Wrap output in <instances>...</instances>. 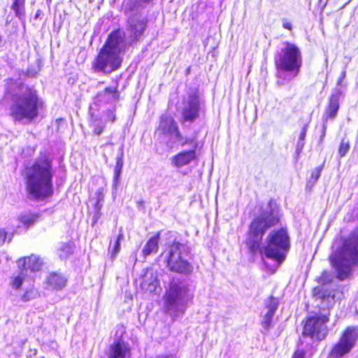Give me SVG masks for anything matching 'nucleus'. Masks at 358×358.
Here are the masks:
<instances>
[{
    "mask_svg": "<svg viewBox=\"0 0 358 358\" xmlns=\"http://www.w3.org/2000/svg\"><path fill=\"white\" fill-rule=\"evenodd\" d=\"M346 72H347V70L345 69V68H343V70L341 73V75L337 80V83H336V92H337V90L338 89H341L343 90V87H346V85H343V81L346 77Z\"/></svg>",
    "mask_w": 358,
    "mask_h": 358,
    "instance_id": "nucleus-36",
    "label": "nucleus"
},
{
    "mask_svg": "<svg viewBox=\"0 0 358 358\" xmlns=\"http://www.w3.org/2000/svg\"><path fill=\"white\" fill-rule=\"evenodd\" d=\"M343 93V90L338 89L337 92H335L331 95L328 106L323 116L324 121L327 122L329 118L334 119L336 117L339 109V99Z\"/></svg>",
    "mask_w": 358,
    "mask_h": 358,
    "instance_id": "nucleus-18",
    "label": "nucleus"
},
{
    "mask_svg": "<svg viewBox=\"0 0 358 358\" xmlns=\"http://www.w3.org/2000/svg\"><path fill=\"white\" fill-rule=\"evenodd\" d=\"M148 20L141 13H134L127 20V34L132 41L141 40L146 29Z\"/></svg>",
    "mask_w": 358,
    "mask_h": 358,
    "instance_id": "nucleus-14",
    "label": "nucleus"
},
{
    "mask_svg": "<svg viewBox=\"0 0 358 358\" xmlns=\"http://www.w3.org/2000/svg\"><path fill=\"white\" fill-rule=\"evenodd\" d=\"M351 57L350 56H345L344 57V60H343V64H344V66L343 68H345V69L347 70V67H348V64L351 62Z\"/></svg>",
    "mask_w": 358,
    "mask_h": 358,
    "instance_id": "nucleus-43",
    "label": "nucleus"
},
{
    "mask_svg": "<svg viewBox=\"0 0 358 358\" xmlns=\"http://www.w3.org/2000/svg\"><path fill=\"white\" fill-rule=\"evenodd\" d=\"M358 338L355 329L348 327L343 333L339 342L331 350L330 358H345L351 351Z\"/></svg>",
    "mask_w": 358,
    "mask_h": 358,
    "instance_id": "nucleus-11",
    "label": "nucleus"
},
{
    "mask_svg": "<svg viewBox=\"0 0 358 358\" xmlns=\"http://www.w3.org/2000/svg\"><path fill=\"white\" fill-rule=\"evenodd\" d=\"M17 264L19 268L23 270L25 273L27 269L34 272L41 268L43 261L38 256L32 255L28 257L20 258Z\"/></svg>",
    "mask_w": 358,
    "mask_h": 358,
    "instance_id": "nucleus-19",
    "label": "nucleus"
},
{
    "mask_svg": "<svg viewBox=\"0 0 358 358\" xmlns=\"http://www.w3.org/2000/svg\"><path fill=\"white\" fill-rule=\"evenodd\" d=\"M53 171L51 162L48 159L35 162L25 172L26 191L28 199L44 201L52 196Z\"/></svg>",
    "mask_w": 358,
    "mask_h": 358,
    "instance_id": "nucleus-2",
    "label": "nucleus"
},
{
    "mask_svg": "<svg viewBox=\"0 0 358 358\" xmlns=\"http://www.w3.org/2000/svg\"><path fill=\"white\" fill-rule=\"evenodd\" d=\"M265 308L262 311L261 324L262 326V334H266L273 327V318L278 308L279 301L278 299L270 296L264 302Z\"/></svg>",
    "mask_w": 358,
    "mask_h": 358,
    "instance_id": "nucleus-15",
    "label": "nucleus"
},
{
    "mask_svg": "<svg viewBox=\"0 0 358 358\" xmlns=\"http://www.w3.org/2000/svg\"><path fill=\"white\" fill-rule=\"evenodd\" d=\"M266 245L262 248L263 254L278 264L282 263L290 248V238L286 228L271 231L266 239Z\"/></svg>",
    "mask_w": 358,
    "mask_h": 358,
    "instance_id": "nucleus-8",
    "label": "nucleus"
},
{
    "mask_svg": "<svg viewBox=\"0 0 358 358\" xmlns=\"http://www.w3.org/2000/svg\"><path fill=\"white\" fill-rule=\"evenodd\" d=\"M357 313H358V310H357Z\"/></svg>",
    "mask_w": 358,
    "mask_h": 358,
    "instance_id": "nucleus-48",
    "label": "nucleus"
},
{
    "mask_svg": "<svg viewBox=\"0 0 358 358\" xmlns=\"http://www.w3.org/2000/svg\"><path fill=\"white\" fill-rule=\"evenodd\" d=\"M326 130H327V125H326V122L324 121V124H323V126H322V134L320 136V142H322L325 135H326Z\"/></svg>",
    "mask_w": 358,
    "mask_h": 358,
    "instance_id": "nucleus-41",
    "label": "nucleus"
},
{
    "mask_svg": "<svg viewBox=\"0 0 358 358\" xmlns=\"http://www.w3.org/2000/svg\"><path fill=\"white\" fill-rule=\"evenodd\" d=\"M57 252L61 259H67L73 252V244L71 242L61 243L57 247Z\"/></svg>",
    "mask_w": 358,
    "mask_h": 358,
    "instance_id": "nucleus-26",
    "label": "nucleus"
},
{
    "mask_svg": "<svg viewBox=\"0 0 358 358\" xmlns=\"http://www.w3.org/2000/svg\"><path fill=\"white\" fill-rule=\"evenodd\" d=\"M37 292L34 289H27L21 296L23 301H29L36 296Z\"/></svg>",
    "mask_w": 358,
    "mask_h": 358,
    "instance_id": "nucleus-34",
    "label": "nucleus"
},
{
    "mask_svg": "<svg viewBox=\"0 0 358 358\" xmlns=\"http://www.w3.org/2000/svg\"><path fill=\"white\" fill-rule=\"evenodd\" d=\"M41 14H42V11L41 10H38L36 11V13L35 14L34 18L35 19L39 18L41 17Z\"/></svg>",
    "mask_w": 358,
    "mask_h": 358,
    "instance_id": "nucleus-44",
    "label": "nucleus"
},
{
    "mask_svg": "<svg viewBox=\"0 0 358 358\" xmlns=\"http://www.w3.org/2000/svg\"><path fill=\"white\" fill-rule=\"evenodd\" d=\"M194 298V292L185 280H173L170 282L165 295L164 308L173 319L182 316Z\"/></svg>",
    "mask_w": 358,
    "mask_h": 358,
    "instance_id": "nucleus-7",
    "label": "nucleus"
},
{
    "mask_svg": "<svg viewBox=\"0 0 358 358\" xmlns=\"http://www.w3.org/2000/svg\"><path fill=\"white\" fill-rule=\"evenodd\" d=\"M120 153L117 157L116 164L114 169V181L115 183L117 182L118 178L121 174L122 169L123 166V146L120 149Z\"/></svg>",
    "mask_w": 358,
    "mask_h": 358,
    "instance_id": "nucleus-28",
    "label": "nucleus"
},
{
    "mask_svg": "<svg viewBox=\"0 0 358 358\" xmlns=\"http://www.w3.org/2000/svg\"><path fill=\"white\" fill-rule=\"evenodd\" d=\"M25 275V272L23 270H21V271L17 275H14L13 277H11L10 285L15 289H20L24 282Z\"/></svg>",
    "mask_w": 358,
    "mask_h": 358,
    "instance_id": "nucleus-29",
    "label": "nucleus"
},
{
    "mask_svg": "<svg viewBox=\"0 0 358 358\" xmlns=\"http://www.w3.org/2000/svg\"><path fill=\"white\" fill-rule=\"evenodd\" d=\"M124 238V235L122 233V229H120V234L117 237L115 244L113 245V248L112 249V257H115L116 254L120 251V241H122Z\"/></svg>",
    "mask_w": 358,
    "mask_h": 358,
    "instance_id": "nucleus-31",
    "label": "nucleus"
},
{
    "mask_svg": "<svg viewBox=\"0 0 358 358\" xmlns=\"http://www.w3.org/2000/svg\"><path fill=\"white\" fill-rule=\"evenodd\" d=\"M120 93L117 86L107 87L97 92L94 99V104L101 107L106 105L114 106L120 100Z\"/></svg>",
    "mask_w": 358,
    "mask_h": 358,
    "instance_id": "nucleus-16",
    "label": "nucleus"
},
{
    "mask_svg": "<svg viewBox=\"0 0 358 358\" xmlns=\"http://www.w3.org/2000/svg\"><path fill=\"white\" fill-rule=\"evenodd\" d=\"M178 129V124L171 116L164 115L161 117L159 129L161 130L164 135L174 131Z\"/></svg>",
    "mask_w": 358,
    "mask_h": 358,
    "instance_id": "nucleus-22",
    "label": "nucleus"
},
{
    "mask_svg": "<svg viewBox=\"0 0 358 358\" xmlns=\"http://www.w3.org/2000/svg\"><path fill=\"white\" fill-rule=\"evenodd\" d=\"M282 27H283V28L287 29L288 30H292V23L290 22L287 21L285 19L282 20Z\"/></svg>",
    "mask_w": 358,
    "mask_h": 358,
    "instance_id": "nucleus-39",
    "label": "nucleus"
},
{
    "mask_svg": "<svg viewBox=\"0 0 358 358\" xmlns=\"http://www.w3.org/2000/svg\"><path fill=\"white\" fill-rule=\"evenodd\" d=\"M181 122H194L199 116L201 103L198 93L192 90L182 99L180 106Z\"/></svg>",
    "mask_w": 358,
    "mask_h": 358,
    "instance_id": "nucleus-10",
    "label": "nucleus"
},
{
    "mask_svg": "<svg viewBox=\"0 0 358 358\" xmlns=\"http://www.w3.org/2000/svg\"><path fill=\"white\" fill-rule=\"evenodd\" d=\"M11 9L15 16L21 21L25 19V0H13Z\"/></svg>",
    "mask_w": 358,
    "mask_h": 358,
    "instance_id": "nucleus-25",
    "label": "nucleus"
},
{
    "mask_svg": "<svg viewBox=\"0 0 358 358\" xmlns=\"http://www.w3.org/2000/svg\"><path fill=\"white\" fill-rule=\"evenodd\" d=\"M187 145L191 146L190 150L180 151L171 159L173 166L180 169L197 160L196 148L198 142L196 138L193 137L186 138L185 141L182 143V147Z\"/></svg>",
    "mask_w": 358,
    "mask_h": 358,
    "instance_id": "nucleus-13",
    "label": "nucleus"
},
{
    "mask_svg": "<svg viewBox=\"0 0 358 358\" xmlns=\"http://www.w3.org/2000/svg\"><path fill=\"white\" fill-rule=\"evenodd\" d=\"M51 1H52V0H46L47 4L48 5V6H50Z\"/></svg>",
    "mask_w": 358,
    "mask_h": 358,
    "instance_id": "nucleus-45",
    "label": "nucleus"
},
{
    "mask_svg": "<svg viewBox=\"0 0 358 358\" xmlns=\"http://www.w3.org/2000/svg\"><path fill=\"white\" fill-rule=\"evenodd\" d=\"M38 218V216L36 214L26 213L20 215L19 220L27 229L32 226L37 221Z\"/></svg>",
    "mask_w": 358,
    "mask_h": 358,
    "instance_id": "nucleus-27",
    "label": "nucleus"
},
{
    "mask_svg": "<svg viewBox=\"0 0 358 358\" xmlns=\"http://www.w3.org/2000/svg\"><path fill=\"white\" fill-rule=\"evenodd\" d=\"M328 320V317L324 315L309 317L305 323L303 335L312 339H324L327 334L326 323Z\"/></svg>",
    "mask_w": 358,
    "mask_h": 358,
    "instance_id": "nucleus-12",
    "label": "nucleus"
},
{
    "mask_svg": "<svg viewBox=\"0 0 358 358\" xmlns=\"http://www.w3.org/2000/svg\"><path fill=\"white\" fill-rule=\"evenodd\" d=\"M158 285L159 281L157 275L152 271H147L143 277L141 283V289L149 293H153L156 291Z\"/></svg>",
    "mask_w": 358,
    "mask_h": 358,
    "instance_id": "nucleus-21",
    "label": "nucleus"
},
{
    "mask_svg": "<svg viewBox=\"0 0 358 358\" xmlns=\"http://www.w3.org/2000/svg\"><path fill=\"white\" fill-rule=\"evenodd\" d=\"M350 149V143L349 141L345 140V138L342 139L339 149H338V155L341 157H344Z\"/></svg>",
    "mask_w": 358,
    "mask_h": 358,
    "instance_id": "nucleus-32",
    "label": "nucleus"
},
{
    "mask_svg": "<svg viewBox=\"0 0 358 358\" xmlns=\"http://www.w3.org/2000/svg\"><path fill=\"white\" fill-rule=\"evenodd\" d=\"M102 83H103V82H99V83H98V84L96 85V87H99V85H101V84H102Z\"/></svg>",
    "mask_w": 358,
    "mask_h": 358,
    "instance_id": "nucleus-47",
    "label": "nucleus"
},
{
    "mask_svg": "<svg viewBox=\"0 0 358 358\" xmlns=\"http://www.w3.org/2000/svg\"><path fill=\"white\" fill-rule=\"evenodd\" d=\"M103 129L104 125L101 122L98 123L97 124L94 125V132L97 135H100L103 132Z\"/></svg>",
    "mask_w": 358,
    "mask_h": 358,
    "instance_id": "nucleus-38",
    "label": "nucleus"
},
{
    "mask_svg": "<svg viewBox=\"0 0 358 358\" xmlns=\"http://www.w3.org/2000/svg\"><path fill=\"white\" fill-rule=\"evenodd\" d=\"M129 347L122 341H117L110 345L107 352V358H129Z\"/></svg>",
    "mask_w": 358,
    "mask_h": 358,
    "instance_id": "nucleus-17",
    "label": "nucleus"
},
{
    "mask_svg": "<svg viewBox=\"0 0 358 358\" xmlns=\"http://www.w3.org/2000/svg\"><path fill=\"white\" fill-rule=\"evenodd\" d=\"M115 110H116V106H115V105H114V106H110V108L107 109L105 111V115H106V120L108 121H110L112 122H115Z\"/></svg>",
    "mask_w": 358,
    "mask_h": 358,
    "instance_id": "nucleus-35",
    "label": "nucleus"
},
{
    "mask_svg": "<svg viewBox=\"0 0 358 358\" xmlns=\"http://www.w3.org/2000/svg\"><path fill=\"white\" fill-rule=\"evenodd\" d=\"M292 358H304V352L302 350H296Z\"/></svg>",
    "mask_w": 358,
    "mask_h": 358,
    "instance_id": "nucleus-42",
    "label": "nucleus"
},
{
    "mask_svg": "<svg viewBox=\"0 0 358 358\" xmlns=\"http://www.w3.org/2000/svg\"><path fill=\"white\" fill-rule=\"evenodd\" d=\"M308 125H304L301 129L296 145V153L299 155L302 151L305 145V138L307 133Z\"/></svg>",
    "mask_w": 358,
    "mask_h": 358,
    "instance_id": "nucleus-30",
    "label": "nucleus"
},
{
    "mask_svg": "<svg viewBox=\"0 0 358 358\" xmlns=\"http://www.w3.org/2000/svg\"><path fill=\"white\" fill-rule=\"evenodd\" d=\"M6 238V233L3 230H0V245L4 243Z\"/></svg>",
    "mask_w": 358,
    "mask_h": 358,
    "instance_id": "nucleus-40",
    "label": "nucleus"
},
{
    "mask_svg": "<svg viewBox=\"0 0 358 358\" xmlns=\"http://www.w3.org/2000/svg\"><path fill=\"white\" fill-rule=\"evenodd\" d=\"M4 99L10 101V115L13 119L23 124L37 118L44 105L34 88L11 78L6 80Z\"/></svg>",
    "mask_w": 358,
    "mask_h": 358,
    "instance_id": "nucleus-1",
    "label": "nucleus"
},
{
    "mask_svg": "<svg viewBox=\"0 0 358 358\" xmlns=\"http://www.w3.org/2000/svg\"><path fill=\"white\" fill-rule=\"evenodd\" d=\"M96 194L97 199H96V203L95 204V208L99 210H100V208H101V206H102L101 204V202H102L103 201V194L101 189H99L97 190V192H96Z\"/></svg>",
    "mask_w": 358,
    "mask_h": 358,
    "instance_id": "nucleus-37",
    "label": "nucleus"
},
{
    "mask_svg": "<svg viewBox=\"0 0 358 358\" xmlns=\"http://www.w3.org/2000/svg\"><path fill=\"white\" fill-rule=\"evenodd\" d=\"M141 1L143 2L148 3V2L152 1V0H141Z\"/></svg>",
    "mask_w": 358,
    "mask_h": 358,
    "instance_id": "nucleus-46",
    "label": "nucleus"
},
{
    "mask_svg": "<svg viewBox=\"0 0 358 358\" xmlns=\"http://www.w3.org/2000/svg\"><path fill=\"white\" fill-rule=\"evenodd\" d=\"M280 222L278 211L270 201L266 209L256 216L249 226L246 245L252 252L261 248V244L266 231Z\"/></svg>",
    "mask_w": 358,
    "mask_h": 358,
    "instance_id": "nucleus-6",
    "label": "nucleus"
},
{
    "mask_svg": "<svg viewBox=\"0 0 358 358\" xmlns=\"http://www.w3.org/2000/svg\"><path fill=\"white\" fill-rule=\"evenodd\" d=\"M322 169V166H318V167H316L314 170H313V171L311 173L310 178L308 180V184H311L312 185L315 184L317 180L320 177Z\"/></svg>",
    "mask_w": 358,
    "mask_h": 358,
    "instance_id": "nucleus-33",
    "label": "nucleus"
},
{
    "mask_svg": "<svg viewBox=\"0 0 358 358\" xmlns=\"http://www.w3.org/2000/svg\"><path fill=\"white\" fill-rule=\"evenodd\" d=\"M278 78V85H282L298 76L302 66V55L294 43L285 41L274 55Z\"/></svg>",
    "mask_w": 358,
    "mask_h": 358,
    "instance_id": "nucleus-5",
    "label": "nucleus"
},
{
    "mask_svg": "<svg viewBox=\"0 0 358 358\" xmlns=\"http://www.w3.org/2000/svg\"><path fill=\"white\" fill-rule=\"evenodd\" d=\"M330 261L338 279L344 280L351 275L353 268L358 266V229L343 239L330 256Z\"/></svg>",
    "mask_w": 358,
    "mask_h": 358,
    "instance_id": "nucleus-4",
    "label": "nucleus"
},
{
    "mask_svg": "<svg viewBox=\"0 0 358 358\" xmlns=\"http://www.w3.org/2000/svg\"><path fill=\"white\" fill-rule=\"evenodd\" d=\"M189 252V248L179 241H174L169 247L167 257L168 268L176 273L188 275L192 273L194 267L182 258Z\"/></svg>",
    "mask_w": 358,
    "mask_h": 358,
    "instance_id": "nucleus-9",
    "label": "nucleus"
},
{
    "mask_svg": "<svg viewBox=\"0 0 358 358\" xmlns=\"http://www.w3.org/2000/svg\"><path fill=\"white\" fill-rule=\"evenodd\" d=\"M166 140V145L169 149L173 148L176 145H180L185 141L186 138H184L179 131V128L174 131H172L165 135Z\"/></svg>",
    "mask_w": 358,
    "mask_h": 358,
    "instance_id": "nucleus-24",
    "label": "nucleus"
},
{
    "mask_svg": "<svg viewBox=\"0 0 358 358\" xmlns=\"http://www.w3.org/2000/svg\"><path fill=\"white\" fill-rule=\"evenodd\" d=\"M159 232H158L155 236L151 237L145 245L142 251L144 257L157 252L159 249Z\"/></svg>",
    "mask_w": 358,
    "mask_h": 358,
    "instance_id": "nucleus-23",
    "label": "nucleus"
},
{
    "mask_svg": "<svg viewBox=\"0 0 358 358\" xmlns=\"http://www.w3.org/2000/svg\"><path fill=\"white\" fill-rule=\"evenodd\" d=\"M66 281L62 274L52 272L46 278L45 284L48 289L60 290L66 286Z\"/></svg>",
    "mask_w": 358,
    "mask_h": 358,
    "instance_id": "nucleus-20",
    "label": "nucleus"
},
{
    "mask_svg": "<svg viewBox=\"0 0 358 358\" xmlns=\"http://www.w3.org/2000/svg\"><path fill=\"white\" fill-rule=\"evenodd\" d=\"M124 49V33L120 29L112 31L92 62L94 72L110 73L117 70L121 66V53Z\"/></svg>",
    "mask_w": 358,
    "mask_h": 358,
    "instance_id": "nucleus-3",
    "label": "nucleus"
}]
</instances>
